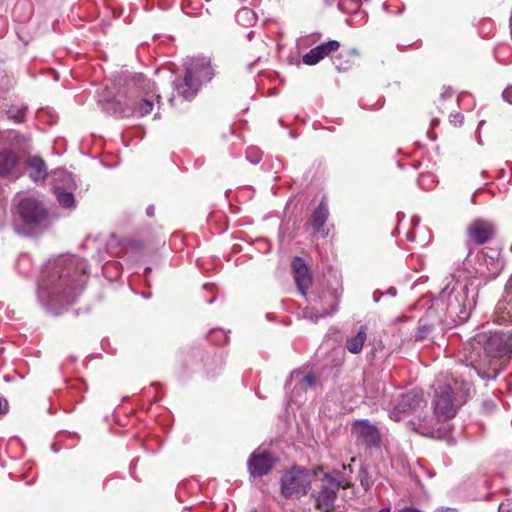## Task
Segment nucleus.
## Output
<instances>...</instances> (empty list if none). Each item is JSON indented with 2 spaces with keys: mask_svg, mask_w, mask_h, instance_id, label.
Returning a JSON list of instances; mask_svg holds the SVG:
<instances>
[{
  "mask_svg": "<svg viewBox=\"0 0 512 512\" xmlns=\"http://www.w3.org/2000/svg\"><path fill=\"white\" fill-rule=\"evenodd\" d=\"M87 268V262L76 256L49 262L42 271L39 297L51 304L74 303L84 289Z\"/></svg>",
  "mask_w": 512,
  "mask_h": 512,
  "instance_id": "obj_1",
  "label": "nucleus"
},
{
  "mask_svg": "<svg viewBox=\"0 0 512 512\" xmlns=\"http://www.w3.org/2000/svg\"><path fill=\"white\" fill-rule=\"evenodd\" d=\"M155 83L141 73L120 77V87L115 97L100 100L103 110L119 118L144 117L152 110L151 97L156 96L160 104L161 96L155 94Z\"/></svg>",
  "mask_w": 512,
  "mask_h": 512,
  "instance_id": "obj_2",
  "label": "nucleus"
},
{
  "mask_svg": "<svg viewBox=\"0 0 512 512\" xmlns=\"http://www.w3.org/2000/svg\"><path fill=\"white\" fill-rule=\"evenodd\" d=\"M477 296L478 285L474 286L471 279L466 283L457 280L452 287L448 284L441 291L436 307L444 312L445 322L459 325L470 318L476 306Z\"/></svg>",
  "mask_w": 512,
  "mask_h": 512,
  "instance_id": "obj_3",
  "label": "nucleus"
},
{
  "mask_svg": "<svg viewBox=\"0 0 512 512\" xmlns=\"http://www.w3.org/2000/svg\"><path fill=\"white\" fill-rule=\"evenodd\" d=\"M214 75L210 58L194 57L187 64L184 76L173 81V89L179 97L191 101L197 96L202 85L210 82Z\"/></svg>",
  "mask_w": 512,
  "mask_h": 512,
  "instance_id": "obj_4",
  "label": "nucleus"
},
{
  "mask_svg": "<svg viewBox=\"0 0 512 512\" xmlns=\"http://www.w3.org/2000/svg\"><path fill=\"white\" fill-rule=\"evenodd\" d=\"M347 486L348 482L339 471L324 473L316 497V508L321 512H333L339 489H345Z\"/></svg>",
  "mask_w": 512,
  "mask_h": 512,
  "instance_id": "obj_5",
  "label": "nucleus"
},
{
  "mask_svg": "<svg viewBox=\"0 0 512 512\" xmlns=\"http://www.w3.org/2000/svg\"><path fill=\"white\" fill-rule=\"evenodd\" d=\"M476 340L491 358H502L512 354V328L478 334Z\"/></svg>",
  "mask_w": 512,
  "mask_h": 512,
  "instance_id": "obj_6",
  "label": "nucleus"
},
{
  "mask_svg": "<svg viewBox=\"0 0 512 512\" xmlns=\"http://www.w3.org/2000/svg\"><path fill=\"white\" fill-rule=\"evenodd\" d=\"M435 399L433 401L434 413L438 420L446 421L453 418L461 402L455 403L454 390L450 383L437 379L434 384Z\"/></svg>",
  "mask_w": 512,
  "mask_h": 512,
  "instance_id": "obj_7",
  "label": "nucleus"
},
{
  "mask_svg": "<svg viewBox=\"0 0 512 512\" xmlns=\"http://www.w3.org/2000/svg\"><path fill=\"white\" fill-rule=\"evenodd\" d=\"M311 488V480L304 469L293 468L281 478V493L285 498L301 497Z\"/></svg>",
  "mask_w": 512,
  "mask_h": 512,
  "instance_id": "obj_8",
  "label": "nucleus"
},
{
  "mask_svg": "<svg viewBox=\"0 0 512 512\" xmlns=\"http://www.w3.org/2000/svg\"><path fill=\"white\" fill-rule=\"evenodd\" d=\"M503 268L504 260L500 257L498 250H482L477 254V266L475 267V275L472 278H481L488 282L496 279Z\"/></svg>",
  "mask_w": 512,
  "mask_h": 512,
  "instance_id": "obj_9",
  "label": "nucleus"
},
{
  "mask_svg": "<svg viewBox=\"0 0 512 512\" xmlns=\"http://www.w3.org/2000/svg\"><path fill=\"white\" fill-rule=\"evenodd\" d=\"M351 433L357 444L367 449L378 448L381 444V434L376 425L368 419H357L351 424Z\"/></svg>",
  "mask_w": 512,
  "mask_h": 512,
  "instance_id": "obj_10",
  "label": "nucleus"
},
{
  "mask_svg": "<svg viewBox=\"0 0 512 512\" xmlns=\"http://www.w3.org/2000/svg\"><path fill=\"white\" fill-rule=\"evenodd\" d=\"M496 225L489 220L475 219L467 228L468 243L483 245L496 236Z\"/></svg>",
  "mask_w": 512,
  "mask_h": 512,
  "instance_id": "obj_11",
  "label": "nucleus"
},
{
  "mask_svg": "<svg viewBox=\"0 0 512 512\" xmlns=\"http://www.w3.org/2000/svg\"><path fill=\"white\" fill-rule=\"evenodd\" d=\"M19 214L27 224H39L47 217L43 203L35 197L23 198L18 204Z\"/></svg>",
  "mask_w": 512,
  "mask_h": 512,
  "instance_id": "obj_12",
  "label": "nucleus"
},
{
  "mask_svg": "<svg viewBox=\"0 0 512 512\" xmlns=\"http://www.w3.org/2000/svg\"><path fill=\"white\" fill-rule=\"evenodd\" d=\"M275 459L267 452L254 451L248 458L247 467L254 478L268 474L274 467Z\"/></svg>",
  "mask_w": 512,
  "mask_h": 512,
  "instance_id": "obj_13",
  "label": "nucleus"
},
{
  "mask_svg": "<svg viewBox=\"0 0 512 512\" xmlns=\"http://www.w3.org/2000/svg\"><path fill=\"white\" fill-rule=\"evenodd\" d=\"M291 268L298 291L306 296L307 291L312 285V277L309 273L306 262L301 257H294L291 262Z\"/></svg>",
  "mask_w": 512,
  "mask_h": 512,
  "instance_id": "obj_14",
  "label": "nucleus"
},
{
  "mask_svg": "<svg viewBox=\"0 0 512 512\" xmlns=\"http://www.w3.org/2000/svg\"><path fill=\"white\" fill-rule=\"evenodd\" d=\"M340 48V42L337 40H329L312 48L309 52L303 55L302 61L304 64L313 66L319 63L322 59L330 56Z\"/></svg>",
  "mask_w": 512,
  "mask_h": 512,
  "instance_id": "obj_15",
  "label": "nucleus"
},
{
  "mask_svg": "<svg viewBox=\"0 0 512 512\" xmlns=\"http://www.w3.org/2000/svg\"><path fill=\"white\" fill-rule=\"evenodd\" d=\"M315 303H319L321 308L319 311V315L316 316V319L320 317H325L332 315L338 309L339 304V294L337 290H324L320 295L313 299Z\"/></svg>",
  "mask_w": 512,
  "mask_h": 512,
  "instance_id": "obj_16",
  "label": "nucleus"
},
{
  "mask_svg": "<svg viewBox=\"0 0 512 512\" xmlns=\"http://www.w3.org/2000/svg\"><path fill=\"white\" fill-rule=\"evenodd\" d=\"M423 402V391L420 389H411L408 392L401 393L395 410L398 412H407L418 408Z\"/></svg>",
  "mask_w": 512,
  "mask_h": 512,
  "instance_id": "obj_17",
  "label": "nucleus"
},
{
  "mask_svg": "<svg viewBox=\"0 0 512 512\" xmlns=\"http://www.w3.org/2000/svg\"><path fill=\"white\" fill-rule=\"evenodd\" d=\"M26 169L29 178L35 182H44L48 176L47 165L39 156H29L26 161Z\"/></svg>",
  "mask_w": 512,
  "mask_h": 512,
  "instance_id": "obj_18",
  "label": "nucleus"
},
{
  "mask_svg": "<svg viewBox=\"0 0 512 512\" xmlns=\"http://www.w3.org/2000/svg\"><path fill=\"white\" fill-rule=\"evenodd\" d=\"M18 157L12 151L5 149L0 152V175L3 177L17 178L19 173L17 169Z\"/></svg>",
  "mask_w": 512,
  "mask_h": 512,
  "instance_id": "obj_19",
  "label": "nucleus"
},
{
  "mask_svg": "<svg viewBox=\"0 0 512 512\" xmlns=\"http://www.w3.org/2000/svg\"><path fill=\"white\" fill-rule=\"evenodd\" d=\"M368 328L361 325L357 331L348 335L345 340V348L352 354L361 353L363 346L367 340Z\"/></svg>",
  "mask_w": 512,
  "mask_h": 512,
  "instance_id": "obj_20",
  "label": "nucleus"
},
{
  "mask_svg": "<svg viewBox=\"0 0 512 512\" xmlns=\"http://www.w3.org/2000/svg\"><path fill=\"white\" fill-rule=\"evenodd\" d=\"M329 216V210L327 202L325 201V198L321 200L318 207L315 209V211L312 213L310 217V223L313 227L314 233H321L323 231V228L327 222Z\"/></svg>",
  "mask_w": 512,
  "mask_h": 512,
  "instance_id": "obj_21",
  "label": "nucleus"
},
{
  "mask_svg": "<svg viewBox=\"0 0 512 512\" xmlns=\"http://www.w3.org/2000/svg\"><path fill=\"white\" fill-rule=\"evenodd\" d=\"M498 318L512 323V289L506 288L503 298L496 305Z\"/></svg>",
  "mask_w": 512,
  "mask_h": 512,
  "instance_id": "obj_22",
  "label": "nucleus"
},
{
  "mask_svg": "<svg viewBox=\"0 0 512 512\" xmlns=\"http://www.w3.org/2000/svg\"><path fill=\"white\" fill-rule=\"evenodd\" d=\"M54 194L61 207L63 208H75L76 201L72 192L66 191L60 186L54 187Z\"/></svg>",
  "mask_w": 512,
  "mask_h": 512,
  "instance_id": "obj_23",
  "label": "nucleus"
},
{
  "mask_svg": "<svg viewBox=\"0 0 512 512\" xmlns=\"http://www.w3.org/2000/svg\"><path fill=\"white\" fill-rule=\"evenodd\" d=\"M327 5H332L336 0H324ZM361 0H338V8L344 13H354L359 10Z\"/></svg>",
  "mask_w": 512,
  "mask_h": 512,
  "instance_id": "obj_24",
  "label": "nucleus"
},
{
  "mask_svg": "<svg viewBox=\"0 0 512 512\" xmlns=\"http://www.w3.org/2000/svg\"><path fill=\"white\" fill-rule=\"evenodd\" d=\"M300 377H301L300 388L303 390H306L308 387H312L316 384V377L313 374H307V375L302 376V374L300 372L293 371V372H291L286 385L291 383L294 379H298Z\"/></svg>",
  "mask_w": 512,
  "mask_h": 512,
  "instance_id": "obj_25",
  "label": "nucleus"
},
{
  "mask_svg": "<svg viewBox=\"0 0 512 512\" xmlns=\"http://www.w3.org/2000/svg\"><path fill=\"white\" fill-rule=\"evenodd\" d=\"M474 369L477 375L484 380H495L499 373L497 363L492 361H489V366L486 370L480 367H475Z\"/></svg>",
  "mask_w": 512,
  "mask_h": 512,
  "instance_id": "obj_26",
  "label": "nucleus"
},
{
  "mask_svg": "<svg viewBox=\"0 0 512 512\" xmlns=\"http://www.w3.org/2000/svg\"><path fill=\"white\" fill-rule=\"evenodd\" d=\"M434 326L430 323H428L427 321L421 319L419 321V325H418V328H417V333L415 335V339L420 341V340H423L427 337V335L429 333L432 332Z\"/></svg>",
  "mask_w": 512,
  "mask_h": 512,
  "instance_id": "obj_27",
  "label": "nucleus"
},
{
  "mask_svg": "<svg viewBox=\"0 0 512 512\" xmlns=\"http://www.w3.org/2000/svg\"><path fill=\"white\" fill-rule=\"evenodd\" d=\"M359 480L361 486L365 491H368L372 486V481L366 468L361 467L359 470Z\"/></svg>",
  "mask_w": 512,
  "mask_h": 512,
  "instance_id": "obj_28",
  "label": "nucleus"
},
{
  "mask_svg": "<svg viewBox=\"0 0 512 512\" xmlns=\"http://www.w3.org/2000/svg\"><path fill=\"white\" fill-rule=\"evenodd\" d=\"M254 16H255L254 13L250 9L244 8V9H241L240 11H238V13L236 14V19L239 23H242L244 21L251 22L252 20L255 19Z\"/></svg>",
  "mask_w": 512,
  "mask_h": 512,
  "instance_id": "obj_29",
  "label": "nucleus"
},
{
  "mask_svg": "<svg viewBox=\"0 0 512 512\" xmlns=\"http://www.w3.org/2000/svg\"><path fill=\"white\" fill-rule=\"evenodd\" d=\"M8 117L17 123L23 122L25 118V111L24 109H18L16 112L9 110Z\"/></svg>",
  "mask_w": 512,
  "mask_h": 512,
  "instance_id": "obj_30",
  "label": "nucleus"
},
{
  "mask_svg": "<svg viewBox=\"0 0 512 512\" xmlns=\"http://www.w3.org/2000/svg\"><path fill=\"white\" fill-rule=\"evenodd\" d=\"M246 158L251 163L257 164L261 160V154L257 150L249 149L246 152Z\"/></svg>",
  "mask_w": 512,
  "mask_h": 512,
  "instance_id": "obj_31",
  "label": "nucleus"
},
{
  "mask_svg": "<svg viewBox=\"0 0 512 512\" xmlns=\"http://www.w3.org/2000/svg\"><path fill=\"white\" fill-rule=\"evenodd\" d=\"M463 115L460 113L450 114L449 120L455 126H460L463 123Z\"/></svg>",
  "mask_w": 512,
  "mask_h": 512,
  "instance_id": "obj_32",
  "label": "nucleus"
},
{
  "mask_svg": "<svg viewBox=\"0 0 512 512\" xmlns=\"http://www.w3.org/2000/svg\"><path fill=\"white\" fill-rule=\"evenodd\" d=\"M498 512H512V501L506 500L499 505Z\"/></svg>",
  "mask_w": 512,
  "mask_h": 512,
  "instance_id": "obj_33",
  "label": "nucleus"
},
{
  "mask_svg": "<svg viewBox=\"0 0 512 512\" xmlns=\"http://www.w3.org/2000/svg\"><path fill=\"white\" fill-rule=\"evenodd\" d=\"M9 411L8 401L4 398H0V416L6 415Z\"/></svg>",
  "mask_w": 512,
  "mask_h": 512,
  "instance_id": "obj_34",
  "label": "nucleus"
},
{
  "mask_svg": "<svg viewBox=\"0 0 512 512\" xmlns=\"http://www.w3.org/2000/svg\"><path fill=\"white\" fill-rule=\"evenodd\" d=\"M453 94H454V90L450 86L444 87L443 91L441 92V99H443V100L449 99L453 96Z\"/></svg>",
  "mask_w": 512,
  "mask_h": 512,
  "instance_id": "obj_35",
  "label": "nucleus"
},
{
  "mask_svg": "<svg viewBox=\"0 0 512 512\" xmlns=\"http://www.w3.org/2000/svg\"><path fill=\"white\" fill-rule=\"evenodd\" d=\"M503 99L512 104V86L507 87L502 93Z\"/></svg>",
  "mask_w": 512,
  "mask_h": 512,
  "instance_id": "obj_36",
  "label": "nucleus"
},
{
  "mask_svg": "<svg viewBox=\"0 0 512 512\" xmlns=\"http://www.w3.org/2000/svg\"><path fill=\"white\" fill-rule=\"evenodd\" d=\"M496 408V405L494 404L493 401H484L483 402V410L486 412V413H491L494 411V409Z\"/></svg>",
  "mask_w": 512,
  "mask_h": 512,
  "instance_id": "obj_37",
  "label": "nucleus"
},
{
  "mask_svg": "<svg viewBox=\"0 0 512 512\" xmlns=\"http://www.w3.org/2000/svg\"><path fill=\"white\" fill-rule=\"evenodd\" d=\"M129 246L132 249L137 250V251H140L143 248V244L141 242H139V241H136V240L129 241Z\"/></svg>",
  "mask_w": 512,
  "mask_h": 512,
  "instance_id": "obj_38",
  "label": "nucleus"
},
{
  "mask_svg": "<svg viewBox=\"0 0 512 512\" xmlns=\"http://www.w3.org/2000/svg\"><path fill=\"white\" fill-rule=\"evenodd\" d=\"M146 215L150 218L154 217L155 215V207L154 205H149L146 209Z\"/></svg>",
  "mask_w": 512,
  "mask_h": 512,
  "instance_id": "obj_39",
  "label": "nucleus"
},
{
  "mask_svg": "<svg viewBox=\"0 0 512 512\" xmlns=\"http://www.w3.org/2000/svg\"><path fill=\"white\" fill-rule=\"evenodd\" d=\"M399 512H422L421 510L414 507H405L401 509Z\"/></svg>",
  "mask_w": 512,
  "mask_h": 512,
  "instance_id": "obj_40",
  "label": "nucleus"
},
{
  "mask_svg": "<svg viewBox=\"0 0 512 512\" xmlns=\"http://www.w3.org/2000/svg\"><path fill=\"white\" fill-rule=\"evenodd\" d=\"M435 512H458V511L454 508H439Z\"/></svg>",
  "mask_w": 512,
  "mask_h": 512,
  "instance_id": "obj_41",
  "label": "nucleus"
},
{
  "mask_svg": "<svg viewBox=\"0 0 512 512\" xmlns=\"http://www.w3.org/2000/svg\"><path fill=\"white\" fill-rule=\"evenodd\" d=\"M174 101H175V95H172L170 98H169V103L174 106Z\"/></svg>",
  "mask_w": 512,
  "mask_h": 512,
  "instance_id": "obj_42",
  "label": "nucleus"
},
{
  "mask_svg": "<svg viewBox=\"0 0 512 512\" xmlns=\"http://www.w3.org/2000/svg\"><path fill=\"white\" fill-rule=\"evenodd\" d=\"M506 288H511L512 289V274H511V277H510V279L508 281V284H507Z\"/></svg>",
  "mask_w": 512,
  "mask_h": 512,
  "instance_id": "obj_43",
  "label": "nucleus"
},
{
  "mask_svg": "<svg viewBox=\"0 0 512 512\" xmlns=\"http://www.w3.org/2000/svg\"><path fill=\"white\" fill-rule=\"evenodd\" d=\"M438 122H439L438 119L434 118V119L431 120V125L435 126V125L438 124Z\"/></svg>",
  "mask_w": 512,
  "mask_h": 512,
  "instance_id": "obj_44",
  "label": "nucleus"
},
{
  "mask_svg": "<svg viewBox=\"0 0 512 512\" xmlns=\"http://www.w3.org/2000/svg\"><path fill=\"white\" fill-rule=\"evenodd\" d=\"M373 297L375 302H378L380 299V296H378L376 292L374 293Z\"/></svg>",
  "mask_w": 512,
  "mask_h": 512,
  "instance_id": "obj_45",
  "label": "nucleus"
},
{
  "mask_svg": "<svg viewBox=\"0 0 512 512\" xmlns=\"http://www.w3.org/2000/svg\"><path fill=\"white\" fill-rule=\"evenodd\" d=\"M378 512H390V508L385 507V508L380 509Z\"/></svg>",
  "mask_w": 512,
  "mask_h": 512,
  "instance_id": "obj_46",
  "label": "nucleus"
},
{
  "mask_svg": "<svg viewBox=\"0 0 512 512\" xmlns=\"http://www.w3.org/2000/svg\"><path fill=\"white\" fill-rule=\"evenodd\" d=\"M253 35H254V32H253V31H250V32L247 34L248 39H251Z\"/></svg>",
  "mask_w": 512,
  "mask_h": 512,
  "instance_id": "obj_47",
  "label": "nucleus"
},
{
  "mask_svg": "<svg viewBox=\"0 0 512 512\" xmlns=\"http://www.w3.org/2000/svg\"><path fill=\"white\" fill-rule=\"evenodd\" d=\"M347 468H349V469L351 470L350 466H347ZM343 469H346V466H345V465L343 466Z\"/></svg>",
  "mask_w": 512,
  "mask_h": 512,
  "instance_id": "obj_48",
  "label": "nucleus"
}]
</instances>
